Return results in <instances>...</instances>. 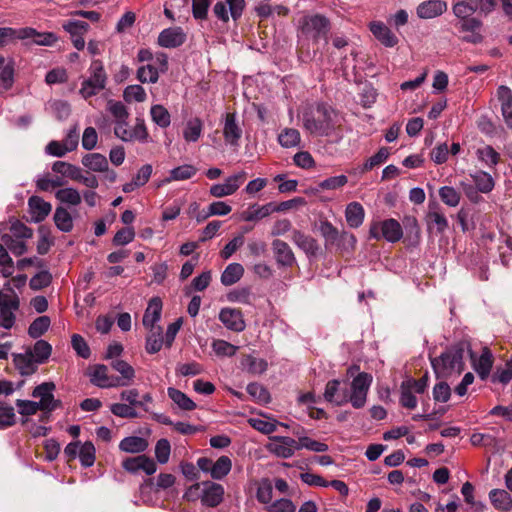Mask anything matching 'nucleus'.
<instances>
[{
	"label": "nucleus",
	"mask_w": 512,
	"mask_h": 512,
	"mask_svg": "<svg viewBox=\"0 0 512 512\" xmlns=\"http://www.w3.org/2000/svg\"><path fill=\"white\" fill-rule=\"evenodd\" d=\"M15 82V62L10 59L5 67L0 70V87L8 91L10 90Z\"/></svg>",
	"instance_id": "obj_48"
},
{
	"label": "nucleus",
	"mask_w": 512,
	"mask_h": 512,
	"mask_svg": "<svg viewBox=\"0 0 512 512\" xmlns=\"http://www.w3.org/2000/svg\"><path fill=\"white\" fill-rule=\"evenodd\" d=\"M273 496V487L269 479H262L256 491V499L261 504H269Z\"/></svg>",
	"instance_id": "obj_64"
},
{
	"label": "nucleus",
	"mask_w": 512,
	"mask_h": 512,
	"mask_svg": "<svg viewBox=\"0 0 512 512\" xmlns=\"http://www.w3.org/2000/svg\"><path fill=\"white\" fill-rule=\"evenodd\" d=\"M498 99L501 103V111L506 125L512 129V90L504 85L498 87Z\"/></svg>",
	"instance_id": "obj_24"
},
{
	"label": "nucleus",
	"mask_w": 512,
	"mask_h": 512,
	"mask_svg": "<svg viewBox=\"0 0 512 512\" xmlns=\"http://www.w3.org/2000/svg\"><path fill=\"white\" fill-rule=\"evenodd\" d=\"M369 30L373 36L385 47L392 48L399 42L398 37L392 30L381 21H372Z\"/></svg>",
	"instance_id": "obj_19"
},
{
	"label": "nucleus",
	"mask_w": 512,
	"mask_h": 512,
	"mask_svg": "<svg viewBox=\"0 0 512 512\" xmlns=\"http://www.w3.org/2000/svg\"><path fill=\"white\" fill-rule=\"evenodd\" d=\"M123 98L126 102H144L147 98V94L141 85L134 84L124 89Z\"/></svg>",
	"instance_id": "obj_62"
},
{
	"label": "nucleus",
	"mask_w": 512,
	"mask_h": 512,
	"mask_svg": "<svg viewBox=\"0 0 512 512\" xmlns=\"http://www.w3.org/2000/svg\"><path fill=\"white\" fill-rule=\"evenodd\" d=\"M163 303L160 297H153L149 300L148 306L142 318L143 326L152 331L156 328L155 324L160 321Z\"/></svg>",
	"instance_id": "obj_20"
},
{
	"label": "nucleus",
	"mask_w": 512,
	"mask_h": 512,
	"mask_svg": "<svg viewBox=\"0 0 512 512\" xmlns=\"http://www.w3.org/2000/svg\"><path fill=\"white\" fill-rule=\"evenodd\" d=\"M336 111L328 104L317 103L315 108L303 114V127L312 135L331 136L336 129Z\"/></svg>",
	"instance_id": "obj_1"
},
{
	"label": "nucleus",
	"mask_w": 512,
	"mask_h": 512,
	"mask_svg": "<svg viewBox=\"0 0 512 512\" xmlns=\"http://www.w3.org/2000/svg\"><path fill=\"white\" fill-rule=\"evenodd\" d=\"M476 155L481 162H484L490 168L496 167L501 160L500 154L491 145L478 148Z\"/></svg>",
	"instance_id": "obj_40"
},
{
	"label": "nucleus",
	"mask_w": 512,
	"mask_h": 512,
	"mask_svg": "<svg viewBox=\"0 0 512 512\" xmlns=\"http://www.w3.org/2000/svg\"><path fill=\"white\" fill-rule=\"evenodd\" d=\"M55 197L61 203H66L72 206H77L81 203L80 193L75 188L72 187L59 189L55 193Z\"/></svg>",
	"instance_id": "obj_54"
},
{
	"label": "nucleus",
	"mask_w": 512,
	"mask_h": 512,
	"mask_svg": "<svg viewBox=\"0 0 512 512\" xmlns=\"http://www.w3.org/2000/svg\"><path fill=\"white\" fill-rule=\"evenodd\" d=\"M275 262L279 268H291L296 264V257L287 242L274 239L271 243Z\"/></svg>",
	"instance_id": "obj_12"
},
{
	"label": "nucleus",
	"mask_w": 512,
	"mask_h": 512,
	"mask_svg": "<svg viewBox=\"0 0 512 512\" xmlns=\"http://www.w3.org/2000/svg\"><path fill=\"white\" fill-rule=\"evenodd\" d=\"M365 217L363 206L359 202H351L346 206L345 218L351 228H358L362 225Z\"/></svg>",
	"instance_id": "obj_30"
},
{
	"label": "nucleus",
	"mask_w": 512,
	"mask_h": 512,
	"mask_svg": "<svg viewBox=\"0 0 512 512\" xmlns=\"http://www.w3.org/2000/svg\"><path fill=\"white\" fill-rule=\"evenodd\" d=\"M348 183V178L346 175H338L326 178L319 182L318 188L315 189V192L319 190H336Z\"/></svg>",
	"instance_id": "obj_61"
},
{
	"label": "nucleus",
	"mask_w": 512,
	"mask_h": 512,
	"mask_svg": "<svg viewBox=\"0 0 512 512\" xmlns=\"http://www.w3.org/2000/svg\"><path fill=\"white\" fill-rule=\"evenodd\" d=\"M471 364L472 368L482 381H486L491 376V370L494 364V355L491 349L484 346L481 349V354L477 357L471 350Z\"/></svg>",
	"instance_id": "obj_8"
},
{
	"label": "nucleus",
	"mask_w": 512,
	"mask_h": 512,
	"mask_svg": "<svg viewBox=\"0 0 512 512\" xmlns=\"http://www.w3.org/2000/svg\"><path fill=\"white\" fill-rule=\"evenodd\" d=\"M245 177L246 173L243 171L231 175L225 179L224 183L213 184L209 189V193L216 198L233 195L239 189Z\"/></svg>",
	"instance_id": "obj_10"
},
{
	"label": "nucleus",
	"mask_w": 512,
	"mask_h": 512,
	"mask_svg": "<svg viewBox=\"0 0 512 512\" xmlns=\"http://www.w3.org/2000/svg\"><path fill=\"white\" fill-rule=\"evenodd\" d=\"M425 219L428 230H432L435 227L437 234H443L449 227L448 220L436 201L429 202Z\"/></svg>",
	"instance_id": "obj_14"
},
{
	"label": "nucleus",
	"mask_w": 512,
	"mask_h": 512,
	"mask_svg": "<svg viewBox=\"0 0 512 512\" xmlns=\"http://www.w3.org/2000/svg\"><path fill=\"white\" fill-rule=\"evenodd\" d=\"M232 469V461L226 455L220 456L210 469V475L215 480H222Z\"/></svg>",
	"instance_id": "obj_36"
},
{
	"label": "nucleus",
	"mask_w": 512,
	"mask_h": 512,
	"mask_svg": "<svg viewBox=\"0 0 512 512\" xmlns=\"http://www.w3.org/2000/svg\"><path fill=\"white\" fill-rule=\"evenodd\" d=\"M240 367L243 371L251 375H261L266 372L268 363L265 359L247 354L241 358Z\"/></svg>",
	"instance_id": "obj_25"
},
{
	"label": "nucleus",
	"mask_w": 512,
	"mask_h": 512,
	"mask_svg": "<svg viewBox=\"0 0 512 512\" xmlns=\"http://www.w3.org/2000/svg\"><path fill=\"white\" fill-rule=\"evenodd\" d=\"M493 384L501 383L507 385L512 380V356L506 361L503 367L499 366L490 376Z\"/></svg>",
	"instance_id": "obj_47"
},
{
	"label": "nucleus",
	"mask_w": 512,
	"mask_h": 512,
	"mask_svg": "<svg viewBox=\"0 0 512 512\" xmlns=\"http://www.w3.org/2000/svg\"><path fill=\"white\" fill-rule=\"evenodd\" d=\"M52 170L74 181L81 177V169L78 166L64 161H55L52 165Z\"/></svg>",
	"instance_id": "obj_44"
},
{
	"label": "nucleus",
	"mask_w": 512,
	"mask_h": 512,
	"mask_svg": "<svg viewBox=\"0 0 512 512\" xmlns=\"http://www.w3.org/2000/svg\"><path fill=\"white\" fill-rule=\"evenodd\" d=\"M453 14L461 21L470 19L476 11L472 0H462L456 2L453 7Z\"/></svg>",
	"instance_id": "obj_53"
},
{
	"label": "nucleus",
	"mask_w": 512,
	"mask_h": 512,
	"mask_svg": "<svg viewBox=\"0 0 512 512\" xmlns=\"http://www.w3.org/2000/svg\"><path fill=\"white\" fill-rule=\"evenodd\" d=\"M272 202L264 205L252 204L242 212L241 219L246 222H256L272 214Z\"/></svg>",
	"instance_id": "obj_27"
},
{
	"label": "nucleus",
	"mask_w": 512,
	"mask_h": 512,
	"mask_svg": "<svg viewBox=\"0 0 512 512\" xmlns=\"http://www.w3.org/2000/svg\"><path fill=\"white\" fill-rule=\"evenodd\" d=\"M201 495V502L206 507H217L224 497V488L221 484L206 481Z\"/></svg>",
	"instance_id": "obj_18"
},
{
	"label": "nucleus",
	"mask_w": 512,
	"mask_h": 512,
	"mask_svg": "<svg viewBox=\"0 0 512 512\" xmlns=\"http://www.w3.org/2000/svg\"><path fill=\"white\" fill-rule=\"evenodd\" d=\"M53 277L48 270L36 273L29 281V286L34 291L42 290L52 283Z\"/></svg>",
	"instance_id": "obj_59"
},
{
	"label": "nucleus",
	"mask_w": 512,
	"mask_h": 512,
	"mask_svg": "<svg viewBox=\"0 0 512 512\" xmlns=\"http://www.w3.org/2000/svg\"><path fill=\"white\" fill-rule=\"evenodd\" d=\"M82 164L94 172H102L108 168L107 158L100 153H89L84 155L82 158Z\"/></svg>",
	"instance_id": "obj_38"
},
{
	"label": "nucleus",
	"mask_w": 512,
	"mask_h": 512,
	"mask_svg": "<svg viewBox=\"0 0 512 512\" xmlns=\"http://www.w3.org/2000/svg\"><path fill=\"white\" fill-rule=\"evenodd\" d=\"M473 180V185L480 191V193H490L495 186V181L490 173L479 170L473 174H470Z\"/></svg>",
	"instance_id": "obj_32"
},
{
	"label": "nucleus",
	"mask_w": 512,
	"mask_h": 512,
	"mask_svg": "<svg viewBox=\"0 0 512 512\" xmlns=\"http://www.w3.org/2000/svg\"><path fill=\"white\" fill-rule=\"evenodd\" d=\"M137 79L141 83H156L159 79V72L151 64L140 66L137 69Z\"/></svg>",
	"instance_id": "obj_60"
},
{
	"label": "nucleus",
	"mask_w": 512,
	"mask_h": 512,
	"mask_svg": "<svg viewBox=\"0 0 512 512\" xmlns=\"http://www.w3.org/2000/svg\"><path fill=\"white\" fill-rule=\"evenodd\" d=\"M318 231L325 240V248L327 250L335 247L339 240L340 233L338 229L327 219L319 222Z\"/></svg>",
	"instance_id": "obj_29"
},
{
	"label": "nucleus",
	"mask_w": 512,
	"mask_h": 512,
	"mask_svg": "<svg viewBox=\"0 0 512 512\" xmlns=\"http://www.w3.org/2000/svg\"><path fill=\"white\" fill-rule=\"evenodd\" d=\"M438 192L441 201L447 206L456 207L460 203L461 195L454 187L442 186Z\"/></svg>",
	"instance_id": "obj_56"
},
{
	"label": "nucleus",
	"mask_w": 512,
	"mask_h": 512,
	"mask_svg": "<svg viewBox=\"0 0 512 512\" xmlns=\"http://www.w3.org/2000/svg\"><path fill=\"white\" fill-rule=\"evenodd\" d=\"M489 499L492 506L500 512L512 510V496L504 489H492L489 492Z\"/></svg>",
	"instance_id": "obj_26"
},
{
	"label": "nucleus",
	"mask_w": 512,
	"mask_h": 512,
	"mask_svg": "<svg viewBox=\"0 0 512 512\" xmlns=\"http://www.w3.org/2000/svg\"><path fill=\"white\" fill-rule=\"evenodd\" d=\"M390 155L387 147H381L373 156L368 158L362 165L360 172L365 173L371 171L374 167L386 162Z\"/></svg>",
	"instance_id": "obj_52"
},
{
	"label": "nucleus",
	"mask_w": 512,
	"mask_h": 512,
	"mask_svg": "<svg viewBox=\"0 0 512 512\" xmlns=\"http://www.w3.org/2000/svg\"><path fill=\"white\" fill-rule=\"evenodd\" d=\"M213 351L220 357H232L235 355L238 347L221 339H216L211 345Z\"/></svg>",
	"instance_id": "obj_63"
},
{
	"label": "nucleus",
	"mask_w": 512,
	"mask_h": 512,
	"mask_svg": "<svg viewBox=\"0 0 512 512\" xmlns=\"http://www.w3.org/2000/svg\"><path fill=\"white\" fill-rule=\"evenodd\" d=\"M369 237L375 240L384 238L387 242L396 243L402 239L403 229L396 219L389 218L373 222L369 228Z\"/></svg>",
	"instance_id": "obj_5"
},
{
	"label": "nucleus",
	"mask_w": 512,
	"mask_h": 512,
	"mask_svg": "<svg viewBox=\"0 0 512 512\" xmlns=\"http://www.w3.org/2000/svg\"><path fill=\"white\" fill-rule=\"evenodd\" d=\"M248 422L252 428L266 435H270L275 432L278 425L286 428L288 427L287 424L277 420L266 421L260 418H250Z\"/></svg>",
	"instance_id": "obj_43"
},
{
	"label": "nucleus",
	"mask_w": 512,
	"mask_h": 512,
	"mask_svg": "<svg viewBox=\"0 0 512 512\" xmlns=\"http://www.w3.org/2000/svg\"><path fill=\"white\" fill-rule=\"evenodd\" d=\"M448 9L444 0H426L416 7L417 17L420 19H433L443 15Z\"/></svg>",
	"instance_id": "obj_16"
},
{
	"label": "nucleus",
	"mask_w": 512,
	"mask_h": 512,
	"mask_svg": "<svg viewBox=\"0 0 512 512\" xmlns=\"http://www.w3.org/2000/svg\"><path fill=\"white\" fill-rule=\"evenodd\" d=\"M90 76L83 80L79 94L85 99H89L102 91L107 84V74L101 60L95 59L89 67Z\"/></svg>",
	"instance_id": "obj_3"
},
{
	"label": "nucleus",
	"mask_w": 512,
	"mask_h": 512,
	"mask_svg": "<svg viewBox=\"0 0 512 512\" xmlns=\"http://www.w3.org/2000/svg\"><path fill=\"white\" fill-rule=\"evenodd\" d=\"M373 377L370 373L359 372L351 383V395L349 401L355 409L365 406L367 394L372 384Z\"/></svg>",
	"instance_id": "obj_6"
},
{
	"label": "nucleus",
	"mask_w": 512,
	"mask_h": 512,
	"mask_svg": "<svg viewBox=\"0 0 512 512\" xmlns=\"http://www.w3.org/2000/svg\"><path fill=\"white\" fill-rule=\"evenodd\" d=\"M278 142L285 148L295 147L300 143V133L297 129L286 128L278 135Z\"/></svg>",
	"instance_id": "obj_55"
},
{
	"label": "nucleus",
	"mask_w": 512,
	"mask_h": 512,
	"mask_svg": "<svg viewBox=\"0 0 512 512\" xmlns=\"http://www.w3.org/2000/svg\"><path fill=\"white\" fill-rule=\"evenodd\" d=\"M95 454V446L91 441H86L83 444H81L78 453L81 466L84 468L92 467L96 459Z\"/></svg>",
	"instance_id": "obj_46"
},
{
	"label": "nucleus",
	"mask_w": 512,
	"mask_h": 512,
	"mask_svg": "<svg viewBox=\"0 0 512 512\" xmlns=\"http://www.w3.org/2000/svg\"><path fill=\"white\" fill-rule=\"evenodd\" d=\"M122 468L131 473L136 474L142 470L146 475L150 476L157 470L156 462L145 454L135 457H128L123 460Z\"/></svg>",
	"instance_id": "obj_9"
},
{
	"label": "nucleus",
	"mask_w": 512,
	"mask_h": 512,
	"mask_svg": "<svg viewBox=\"0 0 512 512\" xmlns=\"http://www.w3.org/2000/svg\"><path fill=\"white\" fill-rule=\"evenodd\" d=\"M152 121L161 128H167L171 124L169 111L161 104L152 105L150 108Z\"/></svg>",
	"instance_id": "obj_42"
},
{
	"label": "nucleus",
	"mask_w": 512,
	"mask_h": 512,
	"mask_svg": "<svg viewBox=\"0 0 512 512\" xmlns=\"http://www.w3.org/2000/svg\"><path fill=\"white\" fill-rule=\"evenodd\" d=\"M270 442L266 445V449L278 458H291L295 451L298 450L297 441L288 436H270Z\"/></svg>",
	"instance_id": "obj_7"
},
{
	"label": "nucleus",
	"mask_w": 512,
	"mask_h": 512,
	"mask_svg": "<svg viewBox=\"0 0 512 512\" xmlns=\"http://www.w3.org/2000/svg\"><path fill=\"white\" fill-rule=\"evenodd\" d=\"M90 382L99 388H106L108 381V367L104 364H96L88 373Z\"/></svg>",
	"instance_id": "obj_49"
},
{
	"label": "nucleus",
	"mask_w": 512,
	"mask_h": 512,
	"mask_svg": "<svg viewBox=\"0 0 512 512\" xmlns=\"http://www.w3.org/2000/svg\"><path fill=\"white\" fill-rule=\"evenodd\" d=\"M244 275V267L240 263H230L221 274L220 281L224 286L237 283Z\"/></svg>",
	"instance_id": "obj_31"
},
{
	"label": "nucleus",
	"mask_w": 512,
	"mask_h": 512,
	"mask_svg": "<svg viewBox=\"0 0 512 512\" xmlns=\"http://www.w3.org/2000/svg\"><path fill=\"white\" fill-rule=\"evenodd\" d=\"M28 207L31 214V219L35 223L44 221L52 209V206L49 202L36 195L31 196L28 199Z\"/></svg>",
	"instance_id": "obj_22"
},
{
	"label": "nucleus",
	"mask_w": 512,
	"mask_h": 512,
	"mask_svg": "<svg viewBox=\"0 0 512 512\" xmlns=\"http://www.w3.org/2000/svg\"><path fill=\"white\" fill-rule=\"evenodd\" d=\"M469 344L457 342L445 349L440 356L431 358V366L437 379L450 376L454 371L461 373L464 369V353Z\"/></svg>",
	"instance_id": "obj_2"
},
{
	"label": "nucleus",
	"mask_w": 512,
	"mask_h": 512,
	"mask_svg": "<svg viewBox=\"0 0 512 512\" xmlns=\"http://www.w3.org/2000/svg\"><path fill=\"white\" fill-rule=\"evenodd\" d=\"M107 111L114 117L115 122H123L129 118L127 107L121 101L108 100Z\"/></svg>",
	"instance_id": "obj_58"
},
{
	"label": "nucleus",
	"mask_w": 512,
	"mask_h": 512,
	"mask_svg": "<svg viewBox=\"0 0 512 512\" xmlns=\"http://www.w3.org/2000/svg\"><path fill=\"white\" fill-rule=\"evenodd\" d=\"M186 41V34L181 27H170L162 30L158 36L157 43L164 48H177Z\"/></svg>",
	"instance_id": "obj_17"
},
{
	"label": "nucleus",
	"mask_w": 512,
	"mask_h": 512,
	"mask_svg": "<svg viewBox=\"0 0 512 512\" xmlns=\"http://www.w3.org/2000/svg\"><path fill=\"white\" fill-rule=\"evenodd\" d=\"M242 136V129L237 123L235 113H226L225 123L223 127V137L227 144L231 146H239Z\"/></svg>",
	"instance_id": "obj_21"
},
{
	"label": "nucleus",
	"mask_w": 512,
	"mask_h": 512,
	"mask_svg": "<svg viewBox=\"0 0 512 512\" xmlns=\"http://www.w3.org/2000/svg\"><path fill=\"white\" fill-rule=\"evenodd\" d=\"M167 394L169 398L181 409L184 411H192L196 409L197 405L196 403L188 397L184 392L181 390L169 387L167 389Z\"/></svg>",
	"instance_id": "obj_34"
},
{
	"label": "nucleus",
	"mask_w": 512,
	"mask_h": 512,
	"mask_svg": "<svg viewBox=\"0 0 512 512\" xmlns=\"http://www.w3.org/2000/svg\"><path fill=\"white\" fill-rule=\"evenodd\" d=\"M331 24L329 19L321 14L306 16L301 21V34L306 40L318 43L321 40L327 42V35L330 31Z\"/></svg>",
	"instance_id": "obj_4"
},
{
	"label": "nucleus",
	"mask_w": 512,
	"mask_h": 512,
	"mask_svg": "<svg viewBox=\"0 0 512 512\" xmlns=\"http://www.w3.org/2000/svg\"><path fill=\"white\" fill-rule=\"evenodd\" d=\"M340 381L338 379H332L327 382L325 391H324V399L333 403L337 406H341L348 401L346 395L341 396L339 392Z\"/></svg>",
	"instance_id": "obj_35"
},
{
	"label": "nucleus",
	"mask_w": 512,
	"mask_h": 512,
	"mask_svg": "<svg viewBox=\"0 0 512 512\" xmlns=\"http://www.w3.org/2000/svg\"><path fill=\"white\" fill-rule=\"evenodd\" d=\"M53 220L57 229L61 232L68 233L73 229V218L68 210L63 206L55 209Z\"/></svg>",
	"instance_id": "obj_33"
},
{
	"label": "nucleus",
	"mask_w": 512,
	"mask_h": 512,
	"mask_svg": "<svg viewBox=\"0 0 512 512\" xmlns=\"http://www.w3.org/2000/svg\"><path fill=\"white\" fill-rule=\"evenodd\" d=\"M13 362L22 376H30L34 374L38 368V363L35 362L31 349H28L25 353L14 354Z\"/></svg>",
	"instance_id": "obj_23"
},
{
	"label": "nucleus",
	"mask_w": 512,
	"mask_h": 512,
	"mask_svg": "<svg viewBox=\"0 0 512 512\" xmlns=\"http://www.w3.org/2000/svg\"><path fill=\"white\" fill-rule=\"evenodd\" d=\"M163 344H165L163 329L161 326H157L154 330L150 331V334L146 337V352L148 354H156L161 350Z\"/></svg>",
	"instance_id": "obj_37"
},
{
	"label": "nucleus",
	"mask_w": 512,
	"mask_h": 512,
	"mask_svg": "<svg viewBox=\"0 0 512 512\" xmlns=\"http://www.w3.org/2000/svg\"><path fill=\"white\" fill-rule=\"evenodd\" d=\"M246 390L252 399L259 404H268L271 400L268 389L258 382L249 383Z\"/></svg>",
	"instance_id": "obj_45"
},
{
	"label": "nucleus",
	"mask_w": 512,
	"mask_h": 512,
	"mask_svg": "<svg viewBox=\"0 0 512 512\" xmlns=\"http://www.w3.org/2000/svg\"><path fill=\"white\" fill-rule=\"evenodd\" d=\"M460 33H465L461 40L466 43L480 44L483 42V35L480 33L482 22L477 18H470L468 20L460 21L456 25Z\"/></svg>",
	"instance_id": "obj_13"
},
{
	"label": "nucleus",
	"mask_w": 512,
	"mask_h": 512,
	"mask_svg": "<svg viewBox=\"0 0 512 512\" xmlns=\"http://www.w3.org/2000/svg\"><path fill=\"white\" fill-rule=\"evenodd\" d=\"M196 172L197 169L193 165L184 164L173 168L165 182L187 180L192 178Z\"/></svg>",
	"instance_id": "obj_51"
},
{
	"label": "nucleus",
	"mask_w": 512,
	"mask_h": 512,
	"mask_svg": "<svg viewBox=\"0 0 512 512\" xmlns=\"http://www.w3.org/2000/svg\"><path fill=\"white\" fill-rule=\"evenodd\" d=\"M292 241L308 258H316L320 253L321 248L318 241L301 230L293 229Z\"/></svg>",
	"instance_id": "obj_15"
},
{
	"label": "nucleus",
	"mask_w": 512,
	"mask_h": 512,
	"mask_svg": "<svg viewBox=\"0 0 512 512\" xmlns=\"http://www.w3.org/2000/svg\"><path fill=\"white\" fill-rule=\"evenodd\" d=\"M1 241L15 256H21L27 251V246L22 240L14 238L9 234H3Z\"/></svg>",
	"instance_id": "obj_57"
},
{
	"label": "nucleus",
	"mask_w": 512,
	"mask_h": 512,
	"mask_svg": "<svg viewBox=\"0 0 512 512\" xmlns=\"http://www.w3.org/2000/svg\"><path fill=\"white\" fill-rule=\"evenodd\" d=\"M218 319L228 330L234 332H242L246 328L244 315L238 308H221L219 311Z\"/></svg>",
	"instance_id": "obj_11"
},
{
	"label": "nucleus",
	"mask_w": 512,
	"mask_h": 512,
	"mask_svg": "<svg viewBox=\"0 0 512 512\" xmlns=\"http://www.w3.org/2000/svg\"><path fill=\"white\" fill-rule=\"evenodd\" d=\"M50 325L49 316H39L29 325L28 335L33 339H38L48 331Z\"/></svg>",
	"instance_id": "obj_41"
},
{
	"label": "nucleus",
	"mask_w": 512,
	"mask_h": 512,
	"mask_svg": "<svg viewBox=\"0 0 512 512\" xmlns=\"http://www.w3.org/2000/svg\"><path fill=\"white\" fill-rule=\"evenodd\" d=\"M203 131V122L200 118L190 119L183 130V137L187 142H196Z\"/></svg>",
	"instance_id": "obj_39"
},
{
	"label": "nucleus",
	"mask_w": 512,
	"mask_h": 512,
	"mask_svg": "<svg viewBox=\"0 0 512 512\" xmlns=\"http://www.w3.org/2000/svg\"><path fill=\"white\" fill-rule=\"evenodd\" d=\"M147 439L140 436H127L119 443V449L125 453L138 454L147 450Z\"/></svg>",
	"instance_id": "obj_28"
},
{
	"label": "nucleus",
	"mask_w": 512,
	"mask_h": 512,
	"mask_svg": "<svg viewBox=\"0 0 512 512\" xmlns=\"http://www.w3.org/2000/svg\"><path fill=\"white\" fill-rule=\"evenodd\" d=\"M31 351L33 353L35 362L38 364H43L49 359L52 353V346L47 341L38 339Z\"/></svg>",
	"instance_id": "obj_50"
}]
</instances>
